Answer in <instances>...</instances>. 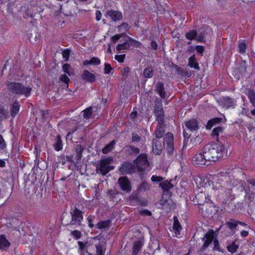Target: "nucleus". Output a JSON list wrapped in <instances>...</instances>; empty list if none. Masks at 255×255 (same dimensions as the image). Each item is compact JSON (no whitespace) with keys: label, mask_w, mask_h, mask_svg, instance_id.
Listing matches in <instances>:
<instances>
[{"label":"nucleus","mask_w":255,"mask_h":255,"mask_svg":"<svg viewBox=\"0 0 255 255\" xmlns=\"http://www.w3.org/2000/svg\"><path fill=\"white\" fill-rule=\"evenodd\" d=\"M5 83L8 90L13 95L18 96L23 95L26 98L30 95L32 88L29 86H25L21 83L8 81Z\"/></svg>","instance_id":"obj_3"},{"label":"nucleus","mask_w":255,"mask_h":255,"mask_svg":"<svg viewBox=\"0 0 255 255\" xmlns=\"http://www.w3.org/2000/svg\"><path fill=\"white\" fill-rule=\"evenodd\" d=\"M59 79L61 81L66 84L67 85V87H68V84L70 81V79L67 75L66 74H62L60 76Z\"/></svg>","instance_id":"obj_54"},{"label":"nucleus","mask_w":255,"mask_h":255,"mask_svg":"<svg viewBox=\"0 0 255 255\" xmlns=\"http://www.w3.org/2000/svg\"><path fill=\"white\" fill-rule=\"evenodd\" d=\"M81 76V79L86 83H93L96 81L95 75L91 73L87 70H84Z\"/></svg>","instance_id":"obj_16"},{"label":"nucleus","mask_w":255,"mask_h":255,"mask_svg":"<svg viewBox=\"0 0 255 255\" xmlns=\"http://www.w3.org/2000/svg\"><path fill=\"white\" fill-rule=\"evenodd\" d=\"M126 55L125 54H122V55H116L115 56V59L117 60L119 62H123L124 61V60L125 59Z\"/></svg>","instance_id":"obj_59"},{"label":"nucleus","mask_w":255,"mask_h":255,"mask_svg":"<svg viewBox=\"0 0 255 255\" xmlns=\"http://www.w3.org/2000/svg\"><path fill=\"white\" fill-rule=\"evenodd\" d=\"M62 70L65 73L68 74L69 76L73 74V69L69 64L65 63L63 64L62 66Z\"/></svg>","instance_id":"obj_42"},{"label":"nucleus","mask_w":255,"mask_h":255,"mask_svg":"<svg viewBox=\"0 0 255 255\" xmlns=\"http://www.w3.org/2000/svg\"><path fill=\"white\" fill-rule=\"evenodd\" d=\"M133 163L138 172L145 171L149 165L147 154L144 153H141L138 155L136 158L133 160Z\"/></svg>","instance_id":"obj_9"},{"label":"nucleus","mask_w":255,"mask_h":255,"mask_svg":"<svg viewBox=\"0 0 255 255\" xmlns=\"http://www.w3.org/2000/svg\"><path fill=\"white\" fill-rule=\"evenodd\" d=\"M224 131V128L222 127H217L213 129L212 132V135L214 137H216V139L218 142H221L219 138V135L220 134H222Z\"/></svg>","instance_id":"obj_25"},{"label":"nucleus","mask_w":255,"mask_h":255,"mask_svg":"<svg viewBox=\"0 0 255 255\" xmlns=\"http://www.w3.org/2000/svg\"><path fill=\"white\" fill-rule=\"evenodd\" d=\"M20 105L19 102L15 100L10 105V113L12 118H14L19 113L20 110Z\"/></svg>","instance_id":"obj_20"},{"label":"nucleus","mask_w":255,"mask_h":255,"mask_svg":"<svg viewBox=\"0 0 255 255\" xmlns=\"http://www.w3.org/2000/svg\"><path fill=\"white\" fill-rule=\"evenodd\" d=\"M111 225V220H107L98 222L96 225V228L100 229H106V228L110 227Z\"/></svg>","instance_id":"obj_27"},{"label":"nucleus","mask_w":255,"mask_h":255,"mask_svg":"<svg viewBox=\"0 0 255 255\" xmlns=\"http://www.w3.org/2000/svg\"><path fill=\"white\" fill-rule=\"evenodd\" d=\"M169 96L168 94L165 91L163 84L160 83V98L163 99H167Z\"/></svg>","instance_id":"obj_47"},{"label":"nucleus","mask_w":255,"mask_h":255,"mask_svg":"<svg viewBox=\"0 0 255 255\" xmlns=\"http://www.w3.org/2000/svg\"><path fill=\"white\" fill-rule=\"evenodd\" d=\"M10 244L4 235L0 236V249L6 251L10 246Z\"/></svg>","instance_id":"obj_24"},{"label":"nucleus","mask_w":255,"mask_h":255,"mask_svg":"<svg viewBox=\"0 0 255 255\" xmlns=\"http://www.w3.org/2000/svg\"><path fill=\"white\" fill-rule=\"evenodd\" d=\"M220 103L221 106L225 108H229L233 104V100L228 97H223L220 99Z\"/></svg>","instance_id":"obj_23"},{"label":"nucleus","mask_w":255,"mask_h":255,"mask_svg":"<svg viewBox=\"0 0 255 255\" xmlns=\"http://www.w3.org/2000/svg\"><path fill=\"white\" fill-rule=\"evenodd\" d=\"M41 113L42 119L43 120H46L47 116L49 114L48 111V110H41Z\"/></svg>","instance_id":"obj_61"},{"label":"nucleus","mask_w":255,"mask_h":255,"mask_svg":"<svg viewBox=\"0 0 255 255\" xmlns=\"http://www.w3.org/2000/svg\"><path fill=\"white\" fill-rule=\"evenodd\" d=\"M126 40L129 44V48L130 47V46H135L136 47H139L141 45V44L140 42L136 41L128 36L127 37Z\"/></svg>","instance_id":"obj_35"},{"label":"nucleus","mask_w":255,"mask_h":255,"mask_svg":"<svg viewBox=\"0 0 255 255\" xmlns=\"http://www.w3.org/2000/svg\"><path fill=\"white\" fill-rule=\"evenodd\" d=\"M96 249V255H104L105 253V249H104V245L99 243L98 244L95 245Z\"/></svg>","instance_id":"obj_36"},{"label":"nucleus","mask_w":255,"mask_h":255,"mask_svg":"<svg viewBox=\"0 0 255 255\" xmlns=\"http://www.w3.org/2000/svg\"><path fill=\"white\" fill-rule=\"evenodd\" d=\"M203 153L208 161H216L223 157L227 152L225 143L208 144L203 148Z\"/></svg>","instance_id":"obj_1"},{"label":"nucleus","mask_w":255,"mask_h":255,"mask_svg":"<svg viewBox=\"0 0 255 255\" xmlns=\"http://www.w3.org/2000/svg\"><path fill=\"white\" fill-rule=\"evenodd\" d=\"M141 139V137L137 134L133 133L132 134V141L133 142H139Z\"/></svg>","instance_id":"obj_60"},{"label":"nucleus","mask_w":255,"mask_h":255,"mask_svg":"<svg viewBox=\"0 0 255 255\" xmlns=\"http://www.w3.org/2000/svg\"><path fill=\"white\" fill-rule=\"evenodd\" d=\"M173 134L168 132L164 138L163 145L167 153L171 155L174 153Z\"/></svg>","instance_id":"obj_10"},{"label":"nucleus","mask_w":255,"mask_h":255,"mask_svg":"<svg viewBox=\"0 0 255 255\" xmlns=\"http://www.w3.org/2000/svg\"><path fill=\"white\" fill-rule=\"evenodd\" d=\"M222 120V119L220 118H215L210 120L206 125V128L207 129H210L213 126L221 122Z\"/></svg>","instance_id":"obj_33"},{"label":"nucleus","mask_w":255,"mask_h":255,"mask_svg":"<svg viewBox=\"0 0 255 255\" xmlns=\"http://www.w3.org/2000/svg\"><path fill=\"white\" fill-rule=\"evenodd\" d=\"M237 241H235L232 242L231 244H229L227 246V249L229 252L232 253H235L236 252L237 249L239 248V245L236 244Z\"/></svg>","instance_id":"obj_37"},{"label":"nucleus","mask_w":255,"mask_h":255,"mask_svg":"<svg viewBox=\"0 0 255 255\" xmlns=\"http://www.w3.org/2000/svg\"><path fill=\"white\" fill-rule=\"evenodd\" d=\"M8 111L5 109L2 105H0V118H6L8 117Z\"/></svg>","instance_id":"obj_45"},{"label":"nucleus","mask_w":255,"mask_h":255,"mask_svg":"<svg viewBox=\"0 0 255 255\" xmlns=\"http://www.w3.org/2000/svg\"><path fill=\"white\" fill-rule=\"evenodd\" d=\"M188 66L196 70H200V68L194 55L189 58Z\"/></svg>","instance_id":"obj_28"},{"label":"nucleus","mask_w":255,"mask_h":255,"mask_svg":"<svg viewBox=\"0 0 255 255\" xmlns=\"http://www.w3.org/2000/svg\"><path fill=\"white\" fill-rule=\"evenodd\" d=\"M113 161V157L112 156L101 159L100 160L99 165L96 167V170L99 171L102 175H106L111 170L115 168L114 166L111 165Z\"/></svg>","instance_id":"obj_6"},{"label":"nucleus","mask_w":255,"mask_h":255,"mask_svg":"<svg viewBox=\"0 0 255 255\" xmlns=\"http://www.w3.org/2000/svg\"><path fill=\"white\" fill-rule=\"evenodd\" d=\"M137 116H138L137 112L135 111V112H132L131 113V114H130L129 117L131 120L134 121L135 120V119L137 118Z\"/></svg>","instance_id":"obj_64"},{"label":"nucleus","mask_w":255,"mask_h":255,"mask_svg":"<svg viewBox=\"0 0 255 255\" xmlns=\"http://www.w3.org/2000/svg\"><path fill=\"white\" fill-rule=\"evenodd\" d=\"M62 56L66 61H67L69 58L70 50L68 49H65L62 52Z\"/></svg>","instance_id":"obj_57"},{"label":"nucleus","mask_w":255,"mask_h":255,"mask_svg":"<svg viewBox=\"0 0 255 255\" xmlns=\"http://www.w3.org/2000/svg\"><path fill=\"white\" fill-rule=\"evenodd\" d=\"M74 149L75 152V164H77L79 163V161L81 160L82 157V153L85 149L84 146L81 144H76L74 146Z\"/></svg>","instance_id":"obj_18"},{"label":"nucleus","mask_w":255,"mask_h":255,"mask_svg":"<svg viewBox=\"0 0 255 255\" xmlns=\"http://www.w3.org/2000/svg\"><path fill=\"white\" fill-rule=\"evenodd\" d=\"M128 200L130 204L133 206H147V201L146 200H140L139 196L137 194L132 193L129 196Z\"/></svg>","instance_id":"obj_14"},{"label":"nucleus","mask_w":255,"mask_h":255,"mask_svg":"<svg viewBox=\"0 0 255 255\" xmlns=\"http://www.w3.org/2000/svg\"><path fill=\"white\" fill-rule=\"evenodd\" d=\"M54 147L56 151H60L63 148L62 141L61 140V136L59 134H58L56 136V141L54 144Z\"/></svg>","instance_id":"obj_32"},{"label":"nucleus","mask_w":255,"mask_h":255,"mask_svg":"<svg viewBox=\"0 0 255 255\" xmlns=\"http://www.w3.org/2000/svg\"><path fill=\"white\" fill-rule=\"evenodd\" d=\"M78 244L79 245V249L80 252H83L85 248L88 249L91 246L93 245V242L91 241H87L86 242H83L81 241H78Z\"/></svg>","instance_id":"obj_30"},{"label":"nucleus","mask_w":255,"mask_h":255,"mask_svg":"<svg viewBox=\"0 0 255 255\" xmlns=\"http://www.w3.org/2000/svg\"><path fill=\"white\" fill-rule=\"evenodd\" d=\"M173 221V229L174 230L179 232L181 230V226L176 216H174Z\"/></svg>","instance_id":"obj_43"},{"label":"nucleus","mask_w":255,"mask_h":255,"mask_svg":"<svg viewBox=\"0 0 255 255\" xmlns=\"http://www.w3.org/2000/svg\"><path fill=\"white\" fill-rule=\"evenodd\" d=\"M122 72V75L123 77V80L126 81L128 76H129V73L130 72V68L128 67H125L121 69V70Z\"/></svg>","instance_id":"obj_41"},{"label":"nucleus","mask_w":255,"mask_h":255,"mask_svg":"<svg viewBox=\"0 0 255 255\" xmlns=\"http://www.w3.org/2000/svg\"><path fill=\"white\" fill-rule=\"evenodd\" d=\"M6 143L3 138V136L0 134V152H4L6 148Z\"/></svg>","instance_id":"obj_49"},{"label":"nucleus","mask_w":255,"mask_h":255,"mask_svg":"<svg viewBox=\"0 0 255 255\" xmlns=\"http://www.w3.org/2000/svg\"><path fill=\"white\" fill-rule=\"evenodd\" d=\"M70 235L75 240H78L81 238L82 234L80 231L74 230L71 232Z\"/></svg>","instance_id":"obj_48"},{"label":"nucleus","mask_w":255,"mask_h":255,"mask_svg":"<svg viewBox=\"0 0 255 255\" xmlns=\"http://www.w3.org/2000/svg\"><path fill=\"white\" fill-rule=\"evenodd\" d=\"M154 106V113L156 117V121L157 122L156 129L155 132V138L152 140V152L155 155L159 154V101L156 99L155 101Z\"/></svg>","instance_id":"obj_4"},{"label":"nucleus","mask_w":255,"mask_h":255,"mask_svg":"<svg viewBox=\"0 0 255 255\" xmlns=\"http://www.w3.org/2000/svg\"><path fill=\"white\" fill-rule=\"evenodd\" d=\"M118 183L121 189L126 193H129L131 190L130 181L126 176L120 177Z\"/></svg>","instance_id":"obj_13"},{"label":"nucleus","mask_w":255,"mask_h":255,"mask_svg":"<svg viewBox=\"0 0 255 255\" xmlns=\"http://www.w3.org/2000/svg\"><path fill=\"white\" fill-rule=\"evenodd\" d=\"M71 220L70 223L66 224V226L78 225L82 226V222L83 221L84 212L77 207L71 209L70 211Z\"/></svg>","instance_id":"obj_8"},{"label":"nucleus","mask_w":255,"mask_h":255,"mask_svg":"<svg viewBox=\"0 0 255 255\" xmlns=\"http://www.w3.org/2000/svg\"><path fill=\"white\" fill-rule=\"evenodd\" d=\"M197 36V32L196 30H190L185 34L186 38L190 40L196 39Z\"/></svg>","instance_id":"obj_38"},{"label":"nucleus","mask_w":255,"mask_h":255,"mask_svg":"<svg viewBox=\"0 0 255 255\" xmlns=\"http://www.w3.org/2000/svg\"><path fill=\"white\" fill-rule=\"evenodd\" d=\"M91 65H99L101 63L100 59L97 57H93L91 59Z\"/></svg>","instance_id":"obj_58"},{"label":"nucleus","mask_w":255,"mask_h":255,"mask_svg":"<svg viewBox=\"0 0 255 255\" xmlns=\"http://www.w3.org/2000/svg\"><path fill=\"white\" fill-rule=\"evenodd\" d=\"M151 42H150V47L151 49L154 50H156L157 49V44L153 39H152L150 37Z\"/></svg>","instance_id":"obj_63"},{"label":"nucleus","mask_w":255,"mask_h":255,"mask_svg":"<svg viewBox=\"0 0 255 255\" xmlns=\"http://www.w3.org/2000/svg\"><path fill=\"white\" fill-rule=\"evenodd\" d=\"M149 189V188L148 183L146 182H143L138 188V190L139 191H145Z\"/></svg>","instance_id":"obj_51"},{"label":"nucleus","mask_w":255,"mask_h":255,"mask_svg":"<svg viewBox=\"0 0 255 255\" xmlns=\"http://www.w3.org/2000/svg\"><path fill=\"white\" fill-rule=\"evenodd\" d=\"M175 67L177 68V73L178 75L186 76L188 77L191 75V73L188 72L187 70L180 69V68L176 65Z\"/></svg>","instance_id":"obj_46"},{"label":"nucleus","mask_w":255,"mask_h":255,"mask_svg":"<svg viewBox=\"0 0 255 255\" xmlns=\"http://www.w3.org/2000/svg\"><path fill=\"white\" fill-rule=\"evenodd\" d=\"M143 244L140 241H137L133 243L132 255H137L138 252L140 250Z\"/></svg>","instance_id":"obj_31"},{"label":"nucleus","mask_w":255,"mask_h":255,"mask_svg":"<svg viewBox=\"0 0 255 255\" xmlns=\"http://www.w3.org/2000/svg\"><path fill=\"white\" fill-rule=\"evenodd\" d=\"M162 109H160V137L162 136V134H164L165 133V130H164L163 128L164 127V126L162 124V119L161 118L162 116H164L163 115H162L163 113Z\"/></svg>","instance_id":"obj_53"},{"label":"nucleus","mask_w":255,"mask_h":255,"mask_svg":"<svg viewBox=\"0 0 255 255\" xmlns=\"http://www.w3.org/2000/svg\"><path fill=\"white\" fill-rule=\"evenodd\" d=\"M183 135L184 137V141L183 142V148L184 149L186 147L187 142L190 137V136L188 133H186L185 131H183Z\"/></svg>","instance_id":"obj_56"},{"label":"nucleus","mask_w":255,"mask_h":255,"mask_svg":"<svg viewBox=\"0 0 255 255\" xmlns=\"http://www.w3.org/2000/svg\"><path fill=\"white\" fill-rule=\"evenodd\" d=\"M193 161L197 165H209L207 162H209L205 156V153L202 152L197 154L193 158Z\"/></svg>","instance_id":"obj_15"},{"label":"nucleus","mask_w":255,"mask_h":255,"mask_svg":"<svg viewBox=\"0 0 255 255\" xmlns=\"http://www.w3.org/2000/svg\"><path fill=\"white\" fill-rule=\"evenodd\" d=\"M105 16L110 17L114 21L121 20L123 19V15L121 12L112 9L108 10Z\"/></svg>","instance_id":"obj_17"},{"label":"nucleus","mask_w":255,"mask_h":255,"mask_svg":"<svg viewBox=\"0 0 255 255\" xmlns=\"http://www.w3.org/2000/svg\"><path fill=\"white\" fill-rule=\"evenodd\" d=\"M201 30L196 39L199 42H205L206 40L211 38L212 34V29L208 26L204 25L202 27Z\"/></svg>","instance_id":"obj_12"},{"label":"nucleus","mask_w":255,"mask_h":255,"mask_svg":"<svg viewBox=\"0 0 255 255\" xmlns=\"http://www.w3.org/2000/svg\"><path fill=\"white\" fill-rule=\"evenodd\" d=\"M225 178L226 177L222 174L215 175L213 179L215 181V184H213V189L219 190L221 191H224V193L227 197V199L224 200L225 202L227 203L228 201H232L235 199L234 195L232 194V190L230 189H225L222 185H219L218 183L216 182V180L223 181Z\"/></svg>","instance_id":"obj_7"},{"label":"nucleus","mask_w":255,"mask_h":255,"mask_svg":"<svg viewBox=\"0 0 255 255\" xmlns=\"http://www.w3.org/2000/svg\"><path fill=\"white\" fill-rule=\"evenodd\" d=\"M143 75L145 78H151L152 75V69L150 68H147L144 70Z\"/></svg>","instance_id":"obj_50"},{"label":"nucleus","mask_w":255,"mask_h":255,"mask_svg":"<svg viewBox=\"0 0 255 255\" xmlns=\"http://www.w3.org/2000/svg\"><path fill=\"white\" fill-rule=\"evenodd\" d=\"M244 189L247 193H253L255 191V180L254 179H249L247 180Z\"/></svg>","instance_id":"obj_22"},{"label":"nucleus","mask_w":255,"mask_h":255,"mask_svg":"<svg viewBox=\"0 0 255 255\" xmlns=\"http://www.w3.org/2000/svg\"><path fill=\"white\" fill-rule=\"evenodd\" d=\"M119 170L122 175L131 174L135 172L136 168L133 162L124 161Z\"/></svg>","instance_id":"obj_11"},{"label":"nucleus","mask_w":255,"mask_h":255,"mask_svg":"<svg viewBox=\"0 0 255 255\" xmlns=\"http://www.w3.org/2000/svg\"><path fill=\"white\" fill-rule=\"evenodd\" d=\"M112 70H113V68L111 67V65L108 63H105L104 69V74H109Z\"/></svg>","instance_id":"obj_52"},{"label":"nucleus","mask_w":255,"mask_h":255,"mask_svg":"<svg viewBox=\"0 0 255 255\" xmlns=\"http://www.w3.org/2000/svg\"><path fill=\"white\" fill-rule=\"evenodd\" d=\"M95 219V217L93 215H90L87 218L88 222V226L90 228L94 227V225L93 224V221Z\"/></svg>","instance_id":"obj_55"},{"label":"nucleus","mask_w":255,"mask_h":255,"mask_svg":"<svg viewBox=\"0 0 255 255\" xmlns=\"http://www.w3.org/2000/svg\"><path fill=\"white\" fill-rule=\"evenodd\" d=\"M129 44L127 42V40L126 39V41L124 42L123 43L121 44H118L116 46V49L117 51H118L119 52L122 51V50H127L129 49Z\"/></svg>","instance_id":"obj_40"},{"label":"nucleus","mask_w":255,"mask_h":255,"mask_svg":"<svg viewBox=\"0 0 255 255\" xmlns=\"http://www.w3.org/2000/svg\"><path fill=\"white\" fill-rule=\"evenodd\" d=\"M214 234V231L210 230L204 235V237L202 239V241L204 242V244L200 249V252H204L212 242H213L214 245L213 249L218 251H222L219 242L216 240H213Z\"/></svg>","instance_id":"obj_5"},{"label":"nucleus","mask_w":255,"mask_h":255,"mask_svg":"<svg viewBox=\"0 0 255 255\" xmlns=\"http://www.w3.org/2000/svg\"><path fill=\"white\" fill-rule=\"evenodd\" d=\"M83 117L86 119H89L92 115V107H90L87 108L85 110L83 111Z\"/></svg>","instance_id":"obj_44"},{"label":"nucleus","mask_w":255,"mask_h":255,"mask_svg":"<svg viewBox=\"0 0 255 255\" xmlns=\"http://www.w3.org/2000/svg\"><path fill=\"white\" fill-rule=\"evenodd\" d=\"M185 125L191 131H196L199 128V123L196 119H192L185 122Z\"/></svg>","instance_id":"obj_19"},{"label":"nucleus","mask_w":255,"mask_h":255,"mask_svg":"<svg viewBox=\"0 0 255 255\" xmlns=\"http://www.w3.org/2000/svg\"><path fill=\"white\" fill-rule=\"evenodd\" d=\"M223 226L228 228L231 230L232 233L234 234L238 226V221L234 219H230Z\"/></svg>","instance_id":"obj_21"},{"label":"nucleus","mask_w":255,"mask_h":255,"mask_svg":"<svg viewBox=\"0 0 255 255\" xmlns=\"http://www.w3.org/2000/svg\"><path fill=\"white\" fill-rule=\"evenodd\" d=\"M116 143V141L113 140L111 141L109 143L107 144L103 149L102 151L104 154H107L111 151L115 147V145Z\"/></svg>","instance_id":"obj_26"},{"label":"nucleus","mask_w":255,"mask_h":255,"mask_svg":"<svg viewBox=\"0 0 255 255\" xmlns=\"http://www.w3.org/2000/svg\"><path fill=\"white\" fill-rule=\"evenodd\" d=\"M125 149L129 155H136L140 152V150L138 148L133 146H127L125 147Z\"/></svg>","instance_id":"obj_34"},{"label":"nucleus","mask_w":255,"mask_h":255,"mask_svg":"<svg viewBox=\"0 0 255 255\" xmlns=\"http://www.w3.org/2000/svg\"><path fill=\"white\" fill-rule=\"evenodd\" d=\"M246 95L248 96L252 105L255 107V91L253 89L247 90Z\"/></svg>","instance_id":"obj_29"},{"label":"nucleus","mask_w":255,"mask_h":255,"mask_svg":"<svg viewBox=\"0 0 255 255\" xmlns=\"http://www.w3.org/2000/svg\"><path fill=\"white\" fill-rule=\"evenodd\" d=\"M239 45V52L240 54H244L246 52L247 45L245 42L242 40H240L238 42Z\"/></svg>","instance_id":"obj_39"},{"label":"nucleus","mask_w":255,"mask_h":255,"mask_svg":"<svg viewBox=\"0 0 255 255\" xmlns=\"http://www.w3.org/2000/svg\"><path fill=\"white\" fill-rule=\"evenodd\" d=\"M163 179V178L160 177V187L163 190L160 204L162 209L165 210V212H168L174 207L172 201L170 198L171 193L169 190L172 188L173 185L168 180L161 182Z\"/></svg>","instance_id":"obj_2"},{"label":"nucleus","mask_w":255,"mask_h":255,"mask_svg":"<svg viewBox=\"0 0 255 255\" xmlns=\"http://www.w3.org/2000/svg\"><path fill=\"white\" fill-rule=\"evenodd\" d=\"M66 161L71 163L75 164V162L74 159V156L72 154L67 155L66 156Z\"/></svg>","instance_id":"obj_62"}]
</instances>
